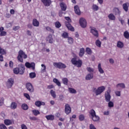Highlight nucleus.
I'll list each match as a JSON object with an SVG mask.
<instances>
[{"label": "nucleus", "instance_id": "1", "mask_svg": "<svg viewBox=\"0 0 129 129\" xmlns=\"http://www.w3.org/2000/svg\"><path fill=\"white\" fill-rule=\"evenodd\" d=\"M13 71L15 74H19L20 75H23L25 73V65L23 63L19 64L18 67L14 68Z\"/></svg>", "mask_w": 129, "mask_h": 129}, {"label": "nucleus", "instance_id": "2", "mask_svg": "<svg viewBox=\"0 0 129 129\" xmlns=\"http://www.w3.org/2000/svg\"><path fill=\"white\" fill-rule=\"evenodd\" d=\"M28 55L22 50H20L17 56L18 60L21 63H23L24 60L23 59H27Z\"/></svg>", "mask_w": 129, "mask_h": 129}, {"label": "nucleus", "instance_id": "3", "mask_svg": "<svg viewBox=\"0 0 129 129\" xmlns=\"http://www.w3.org/2000/svg\"><path fill=\"white\" fill-rule=\"evenodd\" d=\"M64 19L67 21H68L64 22L65 26H67V28L70 31H71V32H74V31H75V29H74V27H73V26L71 25V24L70 23L72 22V20H71V19H70V17H65Z\"/></svg>", "mask_w": 129, "mask_h": 129}, {"label": "nucleus", "instance_id": "4", "mask_svg": "<svg viewBox=\"0 0 129 129\" xmlns=\"http://www.w3.org/2000/svg\"><path fill=\"white\" fill-rule=\"evenodd\" d=\"M71 62L73 65L77 66L78 68L82 66V60L80 59L77 60V57H73L71 59Z\"/></svg>", "mask_w": 129, "mask_h": 129}, {"label": "nucleus", "instance_id": "5", "mask_svg": "<svg viewBox=\"0 0 129 129\" xmlns=\"http://www.w3.org/2000/svg\"><path fill=\"white\" fill-rule=\"evenodd\" d=\"M104 90H105V87L103 86L99 87L97 89L96 88H93V92L95 93L97 96L100 95Z\"/></svg>", "mask_w": 129, "mask_h": 129}, {"label": "nucleus", "instance_id": "6", "mask_svg": "<svg viewBox=\"0 0 129 129\" xmlns=\"http://www.w3.org/2000/svg\"><path fill=\"white\" fill-rule=\"evenodd\" d=\"M90 33L94 36V37H96V38H98L99 36V33H98V31L96 30V28L95 27H93L92 26H90Z\"/></svg>", "mask_w": 129, "mask_h": 129}, {"label": "nucleus", "instance_id": "7", "mask_svg": "<svg viewBox=\"0 0 129 129\" xmlns=\"http://www.w3.org/2000/svg\"><path fill=\"white\" fill-rule=\"evenodd\" d=\"M79 24L83 29L86 28L87 26V22H86V19L84 18H81L79 20Z\"/></svg>", "mask_w": 129, "mask_h": 129}, {"label": "nucleus", "instance_id": "8", "mask_svg": "<svg viewBox=\"0 0 129 129\" xmlns=\"http://www.w3.org/2000/svg\"><path fill=\"white\" fill-rule=\"evenodd\" d=\"M53 66L56 68H58V69H65L67 66L65 64L62 62H53Z\"/></svg>", "mask_w": 129, "mask_h": 129}, {"label": "nucleus", "instance_id": "9", "mask_svg": "<svg viewBox=\"0 0 129 129\" xmlns=\"http://www.w3.org/2000/svg\"><path fill=\"white\" fill-rule=\"evenodd\" d=\"M26 88L27 89L29 92H34V87L33 86V85L31 84V83H27L26 84Z\"/></svg>", "mask_w": 129, "mask_h": 129}, {"label": "nucleus", "instance_id": "10", "mask_svg": "<svg viewBox=\"0 0 129 129\" xmlns=\"http://www.w3.org/2000/svg\"><path fill=\"white\" fill-rule=\"evenodd\" d=\"M15 81L13 78L9 79L7 82V86L8 88H12L13 85H14Z\"/></svg>", "mask_w": 129, "mask_h": 129}, {"label": "nucleus", "instance_id": "11", "mask_svg": "<svg viewBox=\"0 0 129 129\" xmlns=\"http://www.w3.org/2000/svg\"><path fill=\"white\" fill-rule=\"evenodd\" d=\"M64 112L68 115L71 113V107H70V105L69 104H66L65 105Z\"/></svg>", "mask_w": 129, "mask_h": 129}, {"label": "nucleus", "instance_id": "12", "mask_svg": "<svg viewBox=\"0 0 129 129\" xmlns=\"http://www.w3.org/2000/svg\"><path fill=\"white\" fill-rule=\"evenodd\" d=\"M105 98L106 102H109L111 98V96H110V93L107 91L105 93Z\"/></svg>", "mask_w": 129, "mask_h": 129}, {"label": "nucleus", "instance_id": "13", "mask_svg": "<svg viewBox=\"0 0 129 129\" xmlns=\"http://www.w3.org/2000/svg\"><path fill=\"white\" fill-rule=\"evenodd\" d=\"M25 66L27 68H32V70H35V62H31L30 63V62H27L25 63Z\"/></svg>", "mask_w": 129, "mask_h": 129}, {"label": "nucleus", "instance_id": "14", "mask_svg": "<svg viewBox=\"0 0 129 129\" xmlns=\"http://www.w3.org/2000/svg\"><path fill=\"white\" fill-rule=\"evenodd\" d=\"M113 13L115 16H118L119 17L120 16L121 12L119 11V9L116 7L113 8Z\"/></svg>", "mask_w": 129, "mask_h": 129}, {"label": "nucleus", "instance_id": "15", "mask_svg": "<svg viewBox=\"0 0 129 129\" xmlns=\"http://www.w3.org/2000/svg\"><path fill=\"white\" fill-rule=\"evenodd\" d=\"M45 7H50L51 5V0H41Z\"/></svg>", "mask_w": 129, "mask_h": 129}, {"label": "nucleus", "instance_id": "16", "mask_svg": "<svg viewBox=\"0 0 129 129\" xmlns=\"http://www.w3.org/2000/svg\"><path fill=\"white\" fill-rule=\"evenodd\" d=\"M75 9V12L76 15H78V16H80L81 15V12L80 11V9H79V7L78 6H75L74 7Z\"/></svg>", "mask_w": 129, "mask_h": 129}, {"label": "nucleus", "instance_id": "17", "mask_svg": "<svg viewBox=\"0 0 129 129\" xmlns=\"http://www.w3.org/2000/svg\"><path fill=\"white\" fill-rule=\"evenodd\" d=\"M35 104L37 107H40V106H41V105H45V104L44 102L36 101L35 103Z\"/></svg>", "mask_w": 129, "mask_h": 129}, {"label": "nucleus", "instance_id": "18", "mask_svg": "<svg viewBox=\"0 0 129 129\" xmlns=\"http://www.w3.org/2000/svg\"><path fill=\"white\" fill-rule=\"evenodd\" d=\"M45 118L47 120H54L55 119V116L52 114L45 116Z\"/></svg>", "mask_w": 129, "mask_h": 129}, {"label": "nucleus", "instance_id": "19", "mask_svg": "<svg viewBox=\"0 0 129 129\" xmlns=\"http://www.w3.org/2000/svg\"><path fill=\"white\" fill-rule=\"evenodd\" d=\"M59 6L61 8V11H63L65 12L67 9V6L66 5V4L64 3H61L59 4Z\"/></svg>", "mask_w": 129, "mask_h": 129}, {"label": "nucleus", "instance_id": "20", "mask_svg": "<svg viewBox=\"0 0 129 129\" xmlns=\"http://www.w3.org/2000/svg\"><path fill=\"white\" fill-rule=\"evenodd\" d=\"M128 7H129V3H124L122 5V8L125 12H127L128 11Z\"/></svg>", "mask_w": 129, "mask_h": 129}, {"label": "nucleus", "instance_id": "21", "mask_svg": "<svg viewBox=\"0 0 129 129\" xmlns=\"http://www.w3.org/2000/svg\"><path fill=\"white\" fill-rule=\"evenodd\" d=\"M32 24L34 27H39L40 23L39 22V21H38L37 19H34L33 20Z\"/></svg>", "mask_w": 129, "mask_h": 129}, {"label": "nucleus", "instance_id": "22", "mask_svg": "<svg viewBox=\"0 0 129 129\" xmlns=\"http://www.w3.org/2000/svg\"><path fill=\"white\" fill-rule=\"evenodd\" d=\"M93 78V74H88L85 77L86 80H91Z\"/></svg>", "mask_w": 129, "mask_h": 129}, {"label": "nucleus", "instance_id": "23", "mask_svg": "<svg viewBox=\"0 0 129 129\" xmlns=\"http://www.w3.org/2000/svg\"><path fill=\"white\" fill-rule=\"evenodd\" d=\"M84 53H85V49L84 48H80V52H79V56L80 57H83V55H84Z\"/></svg>", "mask_w": 129, "mask_h": 129}, {"label": "nucleus", "instance_id": "24", "mask_svg": "<svg viewBox=\"0 0 129 129\" xmlns=\"http://www.w3.org/2000/svg\"><path fill=\"white\" fill-rule=\"evenodd\" d=\"M98 71L100 73V74H103V73H104V71H103V69H102V68H101V63L98 64Z\"/></svg>", "mask_w": 129, "mask_h": 129}, {"label": "nucleus", "instance_id": "25", "mask_svg": "<svg viewBox=\"0 0 129 129\" xmlns=\"http://www.w3.org/2000/svg\"><path fill=\"white\" fill-rule=\"evenodd\" d=\"M123 46H124V45L123 44V42H122L120 41H117V48H123Z\"/></svg>", "mask_w": 129, "mask_h": 129}, {"label": "nucleus", "instance_id": "26", "mask_svg": "<svg viewBox=\"0 0 129 129\" xmlns=\"http://www.w3.org/2000/svg\"><path fill=\"white\" fill-rule=\"evenodd\" d=\"M108 17L111 21H115V16L112 13L109 14Z\"/></svg>", "mask_w": 129, "mask_h": 129}, {"label": "nucleus", "instance_id": "27", "mask_svg": "<svg viewBox=\"0 0 129 129\" xmlns=\"http://www.w3.org/2000/svg\"><path fill=\"white\" fill-rule=\"evenodd\" d=\"M18 106V105L17 104V103L15 102H12L10 107L11 108V109H16V108H17Z\"/></svg>", "mask_w": 129, "mask_h": 129}, {"label": "nucleus", "instance_id": "28", "mask_svg": "<svg viewBox=\"0 0 129 129\" xmlns=\"http://www.w3.org/2000/svg\"><path fill=\"white\" fill-rule=\"evenodd\" d=\"M4 123L6 124V125H10V124L13 123V122L10 119H5Z\"/></svg>", "mask_w": 129, "mask_h": 129}, {"label": "nucleus", "instance_id": "29", "mask_svg": "<svg viewBox=\"0 0 129 129\" xmlns=\"http://www.w3.org/2000/svg\"><path fill=\"white\" fill-rule=\"evenodd\" d=\"M53 82H54V83H55V84H56L57 86H61V83L59 81V80H58V79L54 78L53 79Z\"/></svg>", "mask_w": 129, "mask_h": 129}, {"label": "nucleus", "instance_id": "30", "mask_svg": "<svg viewBox=\"0 0 129 129\" xmlns=\"http://www.w3.org/2000/svg\"><path fill=\"white\" fill-rule=\"evenodd\" d=\"M61 36L62 38H64V39H68L69 38V34L68 33L64 32L61 34Z\"/></svg>", "mask_w": 129, "mask_h": 129}, {"label": "nucleus", "instance_id": "31", "mask_svg": "<svg viewBox=\"0 0 129 129\" xmlns=\"http://www.w3.org/2000/svg\"><path fill=\"white\" fill-rule=\"evenodd\" d=\"M21 107L23 110H28L29 109V106L26 103L23 104Z\"/></svg>", "mask_w": 129, "mask_h": 129}, {"label": "nucleus", "instance_id": "32", "mask_svg": "<svg viewBox=\"0 0 129 129\" xmlns=\"http://www.w3.org/2000/svg\"><path fill=\"white\" fill-rule=\"evenodd\" d=\"M92 119L93 121H98V120L100 119V118L99 116L95 115V116L92 117Z\"/></svg>", "mask_w": 129, "mask_h": 129}, {"label": "nucleus", "instance_id": "33", "mask_svg": "<svg viewBox=\"0 0 129 129\" xmlns=\"http://www.w3.org/2000/svg\"><path fill=\"white\" fill-rule=\"evenodd\" d=\"M89 113L91 115L92 117L93 116H94L96 115V113L95 112V111L94 109H91L89 112Z\"/></svg>", "mask_w": 129, "mask_h": 129}, {"label": "nucleus", "instance_id": "34", "mask_svg": "<svg viewBox=\"0 0 129 129\" xmlns=\"http://www.w3.org/2000/svg\"><path fill=\"white\" fill-rule=\"evenodd\" d=\"M68 42L69 44H70V45H72L73 43L74 42V39L72 37H69L68 38Z\"/></svg>", "mask_w": 129, "mask_h": 129}, {"label": "nucleus", "instance_id": "35", "mask_svg": "<svg viewBox=\"0 0 129 129\" xmlns=\"http://www.w3.org/2000/svg\"><path fill=\"white\" fill-rule=\"evenodd\" d=\"M52 37H53L52 34H49L47 37V38L49 39V43H50V44H53V38Z\"/></svg>", "mask_w": 129, "mask_h": 129}, {"label": "nucleus", "instance_id": "36", "mask_svg": "<svg viewBox=\"0 0 129 129\" xmlns=\"http://www.w3.org/2000/svg\"><path fill=\"white\" fill-rule=\"evenodd\" d=\"M32 113L34 114V115H35V116H37V115H38V114H40V111H39L37 109H34L33 110H32Z\"/></svg>", "mask_w": 129, "mask_h": 129}, {"label": "nucleus", "instance_id": "37", "mask_svg": "<svg viewBox=\"0 0 129 129\" xmlns=\"http://www.w3.org/2000/svg\"><path fill=\"white\" fill-rule=\"evenodd\" d=\"M79 119L80 121H83L84 119H85V116L84 115L81 114L79 116Z\"/></svg>", "mask_w": 129, "mask_h": 129}, {"label": "nucleus", "instance_id": "38", "mask_svg": "<svg viewBox=\"0 0 129 129\" xmlns=\"http://www.w3.org/2000/svg\"><path fill=\"white\" fill-rule=\"evenodd\" d=\"M95 43L97 47H99V48H100V47H101V41H100L99 39L97 40Z\"/></svg>", "mask_w": 129, "mask_h": 129}, {"label": "nucleus", "instance_id": "39", "mask_svg": "<svg viewBox=\"0 0 129 129\" xmlns=\"http://www.w3.org/2000/svg\"><path fill=\"white\" fill-rule=\"evenodd\" d=\"M92 10H93V11H98V10H99V7H98L97 6V5H95V4H93L92 7Z\"/></svg>", "mask_w": 129, "mask_h": 129}, {"label": "nucleus", "instance_id": "40", "mask_svg": "<svg viewBox=\"0 0 129 129\" xmlns=\"http://www.w3.org/2000/svg\"><path fill=\"white\" fill-rule=\"evenodd\" d=\"M0 54L1 55H6L7 54V51L4 49L2 48L0 46Z\"/></svg>", "mask_w": 129, "mask_h": 129}, {"label": "nucleus", "instance_id": "41", "mask_svg": "<svg viewBox=\"0 0 129 129\" xmlns=\"http://www.w3.org/2000/svg\"><path fill=\"white\" fill-rule=\"evenodd\" d=\"M123 36L125 39H129V33L128 31H125L124 32Z\"/></svg>", "mask_w": 129, "mask_h": 129}, {"label": "nucleus", "instance_id": "42", "mask_svg": "<svg viewBox=\"0 0 129 129\" xmlns=\"http://www.w3.org/2000/svg\"><path fill=\"white\" fill-rule=\"evenodd\" d=\"M86 52L88 54V55H91L92 54V51L91 49L89 48V47H87L86 48Z\"/></svg>", "mask_w": 129, "mask_h": 129}, {"label": "nucleus", "instance_id": "43", "mask_svg": "<svg viewBox=\"0 0 129 129\" xmlns=\"http://www.w3.org/2000/svg\"><path fill=\"white\" fill-rule=\"evenodd\" d=\"M62 83L64 85H68V79L67 78H64L62 79Z\"/></svg>", "mask_w": 129, "mask_h": 129}, {"label": "nucleus", "instance_id": "44", "mask_svg": "<svg viewBox=\"0 0 129 129\" xmlns=\"http://www.w3.org/2000/svg\"><path fill=\"white\" fill-rule=\"evenodd\" d=\"M41 67L42 68H41V72L42 73H44V72H46V66H45V64H42Z\"/></svg>", "mask_w": 129, "mask_h": 129}, {"label": "nucleus", "instance_id": "45", "mask_svg": "<svg viewBox=\"0 0 129 129\" xmlns=\"http://www.w3.org/2000/svg\"><path fill=\"white\" fill-rule=\"evenodd\" d=\"M46 30L48 31L49 32H50V33H52V34H54V30L52 29L51 27L47 26L45 27Z\"/></svg>", "mask_w": 129, "mask_h": 129}, {"label": "nucleus", "instance_id": "46", "mask_svg": "<svg viewBox=\"0 0 129 129\" xmlns=\"http://www.w3.org/2000/svg\"><path fill=\"white\" fill-rule=\"evenodd\" d=\"M50 94L51 96L53 97V98H56V93L53 90H50Z\"/></svg>", "mask_w": 129, "mask_h": 129}, {"label": "nucleus", "instance_id": "47", "mask_svg": "<svg viewBox=\"0 0 129 129\" xmlns=\"http://www.w3.org/2000/svg\"><path fill=\"white\" fill-rule=\"evenodd\" d=\"M69 90L70 93H77L76 90L72 88H69Z\"/></svg>", "mask_w": 129, "mask_h": 129}, {"label": "nucleus", "instance_id": "48", "mask_svg": "<svg viewBox=\"0 0 129 129\" xmlns=\"http://www.w3.org/2000/svg\"><path fill=\"white\" fill-rule=\"evenodd\" d=\"M87 70L90 73H92V72H94V69H93L92 68L88 67L87 68Z\"/></svg>", "mask_w": 129, "mask_h": 129}, {"label": "nucleus", "instance_id": "49", "mask_svg": "<svg viewBox=\"0 0 129 129\" xmlns=\"http://www.w3.org/2000/svg\"><path fill=\"white\" fill-rule=\"evenodd\" d=\"M29 77L30 78H35L36 77V73L35 72L30 73L29 74Z\"/></svg>", "mask_w": 129, "mask_h": 129}, {"label": "nucleus", "instance_id": "50", "mask_svg": "<svg viewBox=\"0 0 129 129\" xmlns=\"http://www.w3.org/2000/svg\"><path fill=\"white\" fill-rule=\"evenodd\" d=\"M55 26L57 29H59L61 27V23L59 21H57L55 23Z\"/></svg>", "mask_w": 129, "mask_h": 129}, {"label": "nucleus", "instance_id": "51", "mask_svg": "<svg viewBox=\"0 0 129 129\" xmlns=\"http://www.w3.org/2000/svg\"><path fill=\"white\" fill-rule=\"evenodd\" d=\"M117 87H121V88H125V86L124 85V84L121 83V84H118L116 86Z\"/></svg>", "mask_w": 129, "mask_h": 129}, {"label": "nucleus", "instance_id": "52", "mask_svg": "<svg viewBox=\"0 0 129 129\" xmlns=\"http://www.w3.org/2000/svg\"><path fill=\"white\" fill-rule=\"evenodd\" d=\"M5 36H7V32L2 31L0 33V37H4Z\"/></svg>", "mask_w": 129, "mask_h": 129}, {"label": "nucleus", "instance_id": "53", "mask_svg": "<svg viewBox=\"0 0 129 129\" xmlns=\"http://www.w3.org/2000/svg\"><path fill=\"white\" fill-rule=\"evenodd\" d=\"M5 101V99L4 97H2L0 99V106H2V105H4V102Z\"/></svg>", "mask_w": 129, "mask_h": 129}, {"label": "nucleus", "instance_id": "54", "mask_svg": "<svg viewBox=\"0 0 129 129\" xmlns=\"http://www.w3.org/2000/svg\"><path fill=\"white\" fill-rule=\"evenodd\" d=\"M24 96H25V97H26L27 99H28V100H31V97H30V95H29V94L24 93Z\"/></svg>", "mask_w": 129, "mask_h": 129}, {"label": "nucleus", "instance_id": "55", "mask_svg": "<svg viewBox=\"0 0 129 129\" xmlns=\"http://www.w3.org/2000/svg\"><path fill=\"white\" fill-rule=\"evenodd\" d=\"M0 129H8V127H7V126L5 124H1Z\"/></svg>", "mask_w": 129, "mask_h": 129}, {"label": "nucleus", "instance_id": "56", "mask_svg": "<svg viewBox=\"0 0 129 129\" xmlns=\"http://www.w3.org/2000/svg\"><path fill=\"white\" fill-rule=\"evenodd\" d=\"M108 105L109 107H113V106H114L113 102H112L110 101H109Z\"/></svg>", "mask_w": 129, "mask_h": 129}, {"label": "nucleus", "instance_id": "57", "mask_svg": "<svg viewBox=\"0 0 129 129\" xmlns=\"http://www.w3.org/2000/svg\"><path fill=\"white\" fill-rule=\"evenodd\" d=\"M20 29V26H15L13 27V31H18Z\"/></svg>", "mask_w": 129, "mask_h": 129}, {"label": "nucleus", "instance_id": "58", "mask_svg": "<svg viewBox=\"0 0 129 129\" xmlns=\"http://www.w3.org/2000/svg\"><path fill=\"white\" fill-rule=\"evenodd\" d=\"M72 118H76V115L74 114L72 116V117H70V119L71 121H73V119Z\"/></svg>", "mask_w": 129, "mask_h": 129}, {"label": "nucleus", "instance_id": "59", "mask_svg": "<svg viewBox=\"0 0 129 129\" xmlns=\"http://www.w3.org/2000/svg\"><path fill=\"white\" fill-rule=\"evenodd\" d=\"M21 128L22 129H28V127L25 124H21Z\"/></svg>", "mask_w": 129, "mask_h": 129}, {"label": "nucleus", "instance_id": "60", "mask_svg": "<svg viewBox=\"0 0 129 129\" xmlns=\"http://www.w3.org/2000/svg\"><path fill=\"white\" fill-rule=\"evenodd\" d=\"M89 127L90 129H96V127H95V126H94L93 124H90Z\"/></svg>", "mask_w": 129, "mask_h": 129}, {"label": "nucleus", "instance_id": "61", "mask_svg": "<svg viewBox=\"0 0 129 129\" xmlns=\"http://www.w3.org/2000/svg\"><path fill=\"white\" fill-rule=\"evenodd\" d=\"M26 33L28 36H32V32L30 31V30H27Z\"/></svg>", "mask_w": 129, "mask_h": 129}, {"label": "nucleus", "instance_id": "62", "mask_svg": "<svg viewBox=\"0 0 129 129\" xmlns=\"http://www.w3.org/2000/svg\"><path fill=\"white\" fill-rule=\"evenodd\" d=\"M48 89H52V88H54V85H50L47 86Z\"/></svg>", "mask_w": 129, "mask_h": 129}, {"label": "nucleus", "instance_id": "63", "mask_svg": "<svg viewBox=\"0 0 129 129\" xmlns=\"http://www.w3.org/2000/svg\"><path fill=\"white\" fill-rule=\"evenodd\" d=\"M115 93L117 96H120V91H116Z\"/></svg>", "mask_w": 129, "mask_h": 129}, {"label": "nucleus", "instance_id": "64", "mask_svg": "<svg viewBox=\"0 0 129 129\" xmlns=\"http://www.w3.org/2000/svg\"><path fill=\"white\" fill-rule=\"evenodd\" d=\"M30 119L31 120H37V117H34V116L33 117H30Z\"/></svg>", "mask_w": 129, "mask_h": 129}]
</instances>
